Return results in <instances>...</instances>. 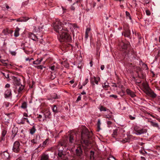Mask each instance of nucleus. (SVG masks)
Wrapping results in <instances>:
<instances>
[{
	"label": "nucleus",
	"instance_id": "f257e3e1",
	"mask_svg": "<svg viewBox=\"0 0 160 160\" xmlns=\"http://www.w3.org/2000/svg\"><path fill=\"white\" fill-rule=\"evenodd\" d=\"M92 135V132H89L87 129H84L82 132L81 142L82 144H84L86 146H88L89 142L88 140H86V137L88 138H90Z\"/></svg>",
	"mask_w": 160,
	"mask_h": 160
},
{
	"label": "nucleus",
	"instance_id": "f03ea898",
	"mask_svg": "<svg viewBox=\"0 0 160 160\" xmlns=\"http://www.w3.org/2000/svg\"><path fill=\"white\" fill-rule=\"evenodd\" d=\"M65 31H63V32L59 33L60 36L59 40L60 42H70L71 41V37L67 33L68 29H69L68 27L65 26Z\"/></svg>",
	"mask_w": 160,
	"mask_h": 160
},
{
	"label": "nucleus",
	"instance_id": "7ed1b4c3",
	"mask_svg": "<svg viewBox=\"0 0 160 160\" xmlns=\"http://www.w3.org/2000/svg\"><path fill=\"white\" fill-rule=\"evenodd\" d=\"M12 78L13 80L14 83L16 85V89L14 90V92H16L18 91V95L21 93V92L24 88V86L20 84V79L18 80L17 78L15 77H13Z\"/></svg>",
	"mask_w": 160,
	"mask_h": 160
},
{
	"label": "nucleus",
	"instance_id": "20e7f679",
	"mask_svg": "<svg viewBox=\"0 0 160 160\" xmlns=\"http://www.w3.org/2000/svg\"><path fill=\"white\" fill-rule=\"evenodd\" d=\"M63 25L64 24H62L59 20L57 19L53 24L54 29L56 32L59 33L63 32L62 31H65V29L66 28H65V27H64Z\"/></svg>",
	"mask_w": 160,
	"mask_h": 160
},
{
	"label": "nucleus",
	"instance_id": "39448f33",
	"mask_svg": "<svg viewBox=\"0 0 160 160\" xmlns=\"http://www.w3.org/2000/svg\"><path fill=\"white\" fill-rule=\"evenodd\" d=\"M142 85L144 89L145 92L147 95L152 98L156 97V95L150 88L148 84L147 83H142Z\"/></svg>",
	"mask_w": 160,
	"mask_h": 160
},
{
	"label": "nucleus",
	"instance_id": "423d86ee",
	"mask_svg": "<svg viewBox=\"0 0 160 160\" xmlns=\"http://www.w3.org/2000/svg\"><path fill=\"white\" fill-rule=\"evenodd\" d=\"M20 143L18 141L15 142L13 144V151L15 152H18L20 150L19 147Z\"/></svg>",
	"mask_w": 160,
	"mask_h": 160
},
{
	"label": "nucleus",
	"instance_id": "0eeeda50",
	"mask_svg": "<svg viewBox=\"0 0 160 160\" xmlns=\"http://www.w3.org/2000/svg\"><path fill=\"white\" fill-rule=\"evenodd\" d=\"M120 46L122 47V49L123 50H128V49L130 47V45L128 43H125L123 42H122L120 44Z\"/></svg>",
	"mask_w": 160,
	"mask_h": 160
},
{
	"label": "nucleus",
	"instance_id": "6e6552de",
	"mask_svg": "<svg viewBox=\"0 0 160 160\" xmlns=\"http://www.w3.org/2000/svg\"><path fill=\"white\" fill-rule=\"evenodd\" d=\"M134 130L136 132V134L137 135H140L147 132V130L146 129H137L136 127L134 128Z\"/></svg>",
	"mask_w": 160,
	"mask_h": 160
},
{
	"label": "nucleus",
	"instance_id": "1a4fd4ad",
	"mask_svg": "<svg viewBox=\"0 0 160 160\" xmlns=\"http://www.w3.org/2000/svg\"><path fill=\"white\" fill-rule=\"evenodd\" d=\"M28 37L33 40L36 41H38V37L34 34L31 32H29L28 33Z\"/></svg>",
	"mask_w": 160,
	"mask_h": 160
},
{
	"label": "nucleus",
	"instance_id": "9d476101",
	"mask_svg": "<svg viewBox=\"0 0 160 160\" xmlns=\"http://www.w3.org/2000/svg\"><path fill=\"white\" fill-rule=\"evenodd\" d=\"M124 28L125 29V31L124 32L122 33V35H123L125 37H127L130 38V32L129 30L128 29V28H125V26L124 27Z\"/></svg>",
	"mask_w": 160,
	"mask_h": 160
},
{
	"label": "nucleus",
	"instance_id": "9b49d317",
	"mask_svg": "<svg viewBox=\"0 0 160 160\" xmlns=\"http://www.w3.org/2000/svg\"><path fill=\"white\" fill-rule=\"evenodd\" d=\"M18 132V128L17 127L13 128L12 130V139H13L17 134Z\"/></svg>",
	"mask_w": 160,
	"mask_h": 160
},
{
	"label": "nucleus",
	"instance_id": "f8f14e48",
	"mask_svg": "<svg viewBox=\"0 0 160 160\" xmlns=\"http://www.w3.org/2000/svg\"><path fill=\"white\" fill-rule=\"evenodd\" d=\"M65 26L66 27H68L69 28H69L71 29V28L72 27H73L74 28H78V27L77 25L76 24H70V23H65Z\"/></svg>",
	"mask_w": 160,
	"mask_h": 160
},
{
	"label": "nucleus",
	"instance_id": "ddd939ff",
	"mask_svg": "<svg viewBox=\"0 0 160 160\" xmlns=\"http://www.w3.org/2000/svg\"><path fill=\"white\" fill-rule=\"evenodd\" d=\"M126 92L128 95H130L132 98H133L136 96L134 93L129 89H127L126 90Z\"/></svg>",
	"mask_w": 160,
	"mask_h": 160
},
{
	"label": "nucleus",
	"instance_id": "4468645a",
	"mask_svg": "<svg viewBox=\"0 0 160 160\" xmlns=\"http://www.w3.org/2000/svg\"><path fill=\"white\" fill-rule=\"evenodd\" d=\"M74 136L72 134H70L69 138V143L71 144L73 143L74 142Z\"/></svg>",
	"mask_w": 160,
	"mask_h": 160
},
{
	"label": "nucleus",
	"instance_id": "2eb2a0df",
	"mask_svg": "<svg viewBox=\"0 0 160 160\" xmlns=\"http://www.w3.org/2000/svg\"><path fill=\"white\" fill-rule=\"evenodd\" d=\"M52 111L53 112H54V114H56V113L58 112V111L57 109V108L56 107V105H53L52 106Z\"/></svg>",
	"mask_w": 160,
	"mask_h": 160
},
{
	"label": "nucleus",
	"instance_id": "dca6fc26",
	"mask_svg": "<svg viewBox=\"0 0 160 160\" xmlns=\"http://www.w3.org/2000/svg\"><path fill=\"white\" fill-rule=\"evenodd\" d=\"M19 30L20 29L18 27H17L15 29L14 34V35L15 37H17L19 35Z\"/></svg>",
	"mask_w": 160,
	"mask_h": 160
},
{
	"label": "nucleus",
	"instance_id": "f3484780",
	"mask_svg": "<svg viewBox=\"0 0 160 160\" xmlns=\"http://www.w3.org/2000/svg\"><path fill=\"white\" fill-rule=\"evenodd\" d=\"M11 95V92L10 90H7L5 93V95L7 97L10 96Z\"/></svg>",
	"mask_w": 160,
	"mask_h": 160
},
{
	"label": "nucleus",
	"instance_id": "a211bd4d",
	"mask_svg": "<svg viewBox=\"0 0 160 160\" xmlns=\"http://www.w3.org/2000/svg\"><path fill=\"white\" fill-rule=\"evenodd\" d=\"M44 115L45 118H50L51 115V112L50 111H48L45 112Z\"/></svg>",
	"mask_w": 160,
	"mask_h": 160
},
{
	"label": "nucleus",
	"instance_id": "6ab92c4d",
	"mask_svg": "<svg viewBox=\"0 0 160 160\" xmlns=\"http://www.w3.org/2000/svg\"><path fill=\"white\" fill-rule=\"evenodd\" d=\"M151 124L154 127H156L158 128V129H159L160 128L158 124L157 123L154 122L152 121L150 122Z\"/></svg>",
	"mask_w": 160,
	"mask_h": 160
},
{
	"label": "nucleus",
	"instance_id": "aec40b11",
	"mask_svg": "<svg viewBox=\"0 0 160 160\" xmlns=\"http://www.w3.org/2000/svg\"><path fill=\"white\" fill-rule=\"evenodd\" d=\"M42 58L40 59L39 60L38 59L37 60L33 62V63L34 64H39L40 62L42 61Z\"/></svg>",
	"mask_w": 160,
	"mask_h": 160
},
{
	"label": "nucleus",
	"instance_id": "412c9836",
	"mask_svg": "<svg viewBox=\"0 0 160 160\" xmlns=\"http://www.w3.org/2000/svg\"><path fill=\"white\" fill-rule=\"evenodd\" d=\"M6 133L7 132L5 130H3L2 131V137L1 138V139L2 140H4V137L6 135Z\"/></svg>",
	"mask_w": 160,
	"mask_h": 160
},
{
	"label": "nucleus",
	"instance_id": "4be33fe9",
	"mask_svg": "<svg viewBox=\"0 0 160 160\" xmlns=\"http://www.w3.org/2000/svg\"><path fill=\"white\" fill-rule=\"evenodd\" d=\"M36 129L35 128V127L33 126L32 128L30 129V133L31 134H33L36 132Z\"/></svg>",
	"mask_w": 160,
	"mask_h": 160
},
{
	"label": "nucleus",
	"instance_id": "5701e85b",
	"mask_svg": "<svg viewBox=\"0 0 160 160\" xmlns=\"http://www.w3.org/2000/svg\"><path fill=\"white\" fill-rule=\"evenodd\" d=\"M48 157L47 155H42L41 160H48Z\"/></svg>",
	"mask_w": 160,
	"mask_h": 160
},
{
	"label": "nucleus",
	"instance_id": "b1692460",
	"mask_svg": "<svg viewBox=\"0 0 160 160\" xmlns=\"http://www.w3.org/2000/svg\"><path fill=\"white\" fill-rule=\"evenodd\" d=\"M100 80V78L99 77H97L96 78L95 77H94V81L95 83L97 84H98V82Z\"/></svg>",
	"mask_w": 160,
	"mask_h": 160
},
{
	"label": "nucleus",
	"instance_id": "393cba45",
	"mask_svg": "<svg viewBox=\"0 0 160 160\" xmlns=\"http://www.w3.org/2000/svg\"><path fill=\"white\" fill-rule=\"evenodd\" d=\"M3 155L6 158L8 159L9 156V153L7 152H4Z\"/></svg>",
	"mask_w": 160,
	"mask_h": 160
},
{
	"label": "nucleus",
	"instance_id": "a878e982",
	"mask_svg": "<svg viewBox=\"0 0 160 160\" xmlns=\"http://www.w3.org/2000/svg\"><path fill=\"white\" fill-rule=\"evenodd\" d=\"M27 107V103L26 102H24L22 103L21 107L23 109L26 108Z\"/></svg>",
	"mask_w": 160,
	"mask_h": 160
},
{
	"label": "nucleus",
	"instance_id": "bb28decb",
	"mask_svg": "<svg viewBox=\"0 0 160 160\" xmlns=\"http://www.w3.org/2000/svg\"><path fill=\"white\" fill-rule=\"evenodd\" d=\"M106 160H116L115 158L112 156H109V157H108Z\"/></svg>",
	"mask_w": 160,
	"mask_h": 160
},
{
	"label": "nucleus",
	"instance_id": "cd10ccee",
	"mask_svg": "<svg viewBox=\"0 0 160 160\" xmlns=\"http://www.w3.org/2000/svg\"><path fill=\"white\" fill-rule=\"evenodd\" d=\"M55 74L54 73H53V72H51V78L52 79H53L55 78Z\"/></svg>",
	"mask_w": 160,
	"mask_h": 160
},
{
	"label": "nucleus",
	"instance_id": "c85d7f7f",
	"mask_svg": "<svg viewBox=\"0 0 160 160\" xmlns=\"http://www.w3.org/2000/svg\"><path fill=\"white\" fill-rule=\"evenodd\" d=\"M101 125L100 120V119H98V122H97V126L99 130L100 129V126Z\"/></svg>",
	"mask_w": 160,
	"mask_h": 160
},
{
	"label": "nucleus",
	"instance_id": "c756f323",
	"mask_svg": "<svg viewBox=\"0 0 160 160\" xmlns=\"http://www.w3.org/2000/svg\"><path fill=\"white\" fill-rule=\"evenodd\" d=\"M109 86L108 85V84H106V83H104V85L102 86V87L103 88L105 89L106 90H107V88H109Z\"/></svg>",
	"mask_w": 160,
	"mask_h": 160
},
{
	"label": "nucleus",
	"instance_id": "7c9ffc66",
	"mask_svg": "<svg viewBox=\"0 0 160 160\" xmlns=\"http://www.w3.org/2000/svg\"><path fill=\"white\" fill-rule=\"evenodd\" d=\"M100 110L101 111H106V108L102 106H101V107L100 108Z\"/></svg>",
	"mask_w": 160,
	"mask_h": 160
},
{
	"label": "nucleus",
	"instance_id": "2f4dec72",
	"mask_svg": "<svg viewBox=\"0 0 160 160\" xmlns=\"http://www.w3.org/2000/svg\"><path fill=\"white\" fill-rule=\"evenodd\" d=\"M29 19L28 17H23L22 19L21 20V21L22 22H26Z\"/></svg>",
	"mask_w": 160,
	"mask_h": 160
},
{
	"label": "nucleus",
	"instance_id": "473e14b6",
	"mask_svg": "<svg viewBox=\"0 0 160 160\" xmlns=\"http://www.w3.org/2000/svg\"><path fill=\"white\" fill-rule=\"evenodd\" d=\"M88 78L86 79L85 81L82 83L83 86H85L88 83Z\"/></svg>",
	"mask_w": 160,
	"mask_h": 160
},
{
	"label": "nucleus",
	"instance_id": "72a5a7b5",
	"mask_svg": "<svg viewBox=\"0 0 160 160\" xmlns=\"http://www.w3.org/2000/svg\"><path fill=\"white\" fill-rule=\"evenodd\" d=\"M50 68L52 70V71H56L57 70V68H55L54 66H52L50 67Z\"/></svg>",
	"mask_w": 160,
	"mask_h": 160
},
{
	"label": "nucleus",
	"instance_id": "f704fd0d",
	"mask_svg": "<svg viewBox=\"0 0 160 160\" xmlns=\"http://www.w3.org/2000/svg\"><path fill=\"white\" fill-rule=\"evenodd\" d=\"M8 29H4L2 31V33H3L4 34H7L8 33Z\"/></svg>",
	"mask_w": 160,
	"mask_h": 160
},
{
	"label": "nucleus",
	"instance_id": "c9c22d12",
	"mask_svg": "<svg viewBox=\"0 0 160 160\" xmlns=\"http://www.w3.org/2000/svg\"><path fill=\"white\" fill-rule=\"evenodd\" d=\"M31 142L34 144L37 143V141L36 139H34L31 140Z\"/></svg>",
	"mask_w": 160,
	"mask_h": 160
},
{
	"label": "nucleus",
	"instance_id": "e433bc0d",
	"mask_svg": "<svg viewBox=\"0 0 160 160\" xmlns=\"http://www.w3.org/2000/svg\"><path fill=\"white\" fill-rule=\"evenodd\" d=\"M126 15L127 16V17H128L129 19H131V17L130 16V13H129V12H128L127 11H126Z\"/></svg>",
	"mask_w": 160,
	"mask_h": 160
},
{
	"label": "nucleus",
	"instance_id": "4c0bfd02",
	"mask_svg": "<svg viewBox=\"0 0 160 160\" xmlns=\"http://www.w3.org/2000/svg\"><path fill=\"white\" fill-rule=\"evenodd\" d=\"M48 141V139H46L43 143V145L42 146L44 147L45 145Z\"/></svg>",
	"mask_w": 160,
	"mask_h": 160
},
{
	"label": "nucleus",
	"instance_id": "58836bf2",
	"mask_svg": "<svg viewBox=\"0 0 160 160\" xmlns=\"http://www.w3.org/2000/svg\"><path fill=\"white\" fill-rule=\"evenodd\" d=\"M3 74L4 75V76L6 78H9V74L8 73H3Z\"/></svg>",
	"mask_w": 160,
	"mask_h": 160
},
{
	"label": "nucleus",
	"instance_id": "ea45409f",
	"mask_svg": "<svg viewBox=\"0 0 160 160\" xmlns=\"http://www.w3.org/2000/svg\"><path fill=\"white\" fill-rule=\"evenodd\" d=\"M109 97H110L113 98L115 99L117 98V95H114V94L111 95L109 96Z\"/></svg>",
	"mask_w": 160,
	"mask_h": 160
},
{
	"label": "nucleus",
	"instance_id": "a19ab883",
	"mask_svg": "<svg viewBox=\"0 0 160 160\" xmlns=\"http://www.w3.org/2000/svg\"><path fill=\"white\" fill-rule=\"evenodd\" d=\"M146 14L148 16H149L151 14L150 11L148 10H147L146 11Z\"/></svg>",
	"mask_w": 160,
	"mask_h": 160
},
{
	"label": "nucleus",
	"instance_id": "79ce46f5",
	"mask_svg": "<svg viewBox=\"0 0 160 160\" xmlns=\"http://www.w3.org/2000/svg\"><path fill=\"white\" fill-rule=\"evenodd\" d=\"M118 130L117 129L114 130L113 131V135H116L117 134Z\"/></svg>",
	"mask_w": 160,
	"mask_h": 160
},
{
	"label": "nucleus",
	"instance_id": "37998d69",
	"mask_svg": "<svg viewBox=\"0 0 160 160\" xmlns=\"http://www.w3.org/2000/svg\"><path fill=\"white\" fill-rule=\"evenodd\" d=\"M52 98L54 99H56L58 98V96L56 94L55 95H54L53 96H52Z\"/></svg>",
	"mask_w": 160,
	"mask_h": 160
},
{
	"label": "nucleus",
	"instance_id": "c03bdc74",
	"mask_svg": "<svg viewBox=\"0 0 160 160\" xmlns=\"http://www.w3.org/2000/svg\"><path fill=\"white\" fill-rule=\"evenodd\" d=\"M89 32H85V38L87 39L88 38V34Z\"/></svg>",
	"mask_w": 160,
	"mask_h": 160
},
{
	"label": "nucleus",
	"instance_id": "a18cd8bd",
	"mask_svg": "<svg viewBox=\"0 0 160 160\" xmlns=\"http://www.w3.org/2000/svg\"><path fill=\"white\" fill-rule=\"evenodd\" d=\"M10 53L12 55H15L16 53L14 51H10Z\"/></svg>",
	"mask_w": 160,
	"mask_h": 160
},
{
	"label": "nucleus",
	"instance_id": "49530a36",
	"mask_svg": "<svg viewBox=\"0 0 160 160\" xmlns=\"http://www.w3.org/2000/svg\"><path fill=\"white\" fill-rule=\"evenodd\" d=\"M81 99V97L80 96V95L79 96H78L77 99V101H79V100H80Z\"/></svg>",
	"mask_w": 160,
	"mask_h": 160
},
{
	"label": "nucleus",
	"instance_id": "de8ad7c7",
	"mask_svg": "<svg viewBox=\"0 0 160 160\" xmlns=\"http://www.w3.org/2000/svg\"><path fill=\"white\" fill-rule=\"evenodd\" d=\"M11 20H16L17 22H21V20L19 18L18 19H11Z\"/></svg>",
	"mask_w": 160,
	"mask_h": 160
},
{
	"label": "nucleus",
	"instance_id": "09e8293b",
	"mask_svg": "<svg viewBox=\"0 0 160 160\" xmlns=\"http://www.w3.org/2000/svg\"><path fill=\"white\" fill-rule=\"evenodd\" d=\"M32 60H33V59L32 58H31V59H29V58H27L26 59V61H30Z\"/></svg>",
	"mask_w": 160,
	"mask_h": 160
},
{
	"label": "nucleus",
	"instance_id": "8fccbe9b",
	"mask_svg": "<svg viewBox=\"0 0 160 160\" xmlns=\"http://www.w3.org/2000/svg\"><path fill=\"white\" fill-rule=\"evenodd\" d=\"M129 118H130V119L131 120H134L135 118V117H132V116H129Z\"/></svg>",
	"mask_w": 160,
	"mask_h": 160
},
{
	"label": "nucleus",
	"instance_id": "3c124183",
	"mask_svg": "<svg viewBox=\"0 0 160 160\" xmlns=\"http://www.w3.org/2000/svg\"><path fill=\"white\" fill-rule=\"evenodd\" d=\"M91 30V29L90 28H87V29H86V32H90V31Z\"/></svg>",
	"mask_w": 160,
	"mask_h": 160
},
{
	"label": "nucleus",
	"instance_id": "603ef678",
	"mask_svg": "<svg viewBox=\"0 0 160 160\" xmlns=\"http://www.w3.org/2000/svg\"><path fill=\"white\" fill-rule=\"evenodd\" d=\"M104 68V66L102 65L101 66V69L102 70H103Z\"/></svg>",
	"mask_w": 160,
	"mask_h": 160
},
{
	"label": "nucleus",
	"instance_id": "864d4df0",
	"mask_svg": "<svg viewBox=\"0 0 160 160\" xmlns=\"http://www.w3.org/2000/svg\"><path fill=\"white\" fill-rule=\"evenodd\" d=\"M107 124L108 125H111L112 123V122L110 121H108L107 122Z\"/></svg>",
	"mask_w": 160,
	"mask_h": 160
},
{
	"label": "nucleus",
	"instance_id": "5fc2aeb1",
	"mask_svg": "<svg viewBox=\"0 0 160 160\" xmlns=\"http://www.w3.org/2000/svg\"><path fill=\"white\" fill-rule=\"evenodd\" d=\"M9 87L10 85L8 84H7L5 86V87L6 88H9Z\"/></svg>",
	"mask_w": 160,
	"mask_h": 160
},
{
	"label": "nucleus",
	"instance_id": "6e6d98bb",
	"mask_svg": "<svg viewBox=\"0 0 160 160\" xmlns=\"http://www.w3.org/2000/svg\"><path fill=\"white\" fill-rule=\"evenodd\" d=\"M38 68L41 69H42V66H41V65L38 66Z\"/></svg>",
	"mask_w": 160,
	"mask_h": 160
},
{
	"label": "nucleus",
	"instance_id": "4d7b16f0",
	"mask_svg": "<svg viewBox=\"0 0 160 160\" xmlns=\"http://www.w3.org/2000/svg\"><path fill=\"white\" fill-rule=\"evenodd\" d=\"M90 66L91 67L92 66V61H91L90 62Z\"/></svg>",
	"mask_w": 160,
	"mask_h": 160
},
{
	"label": "nucleus",
	"instance_id": "13d9d810",
	"mask_svg": "<svg viewBox=\"0 0 160 160\" xmlns=\"http://www.w3.org/2000/svg\"><path fill=\"white\" fill-rule=\"evenodd\" d=\"M23 116L25 117H28V114L26 113H24L23 114Z\"/></svg>",
	"mask_w": 160,
	"mask_h": 160
},
{
	"label": "nucleus",
	"instance_id": "bf43d9fd",
	"mask_svg": "<svg viewBox=\"0 0 160 160\" xmlns=\"http://www.w3.org/2000/svg\"><path fill=\"white\" fill-rule=\"evenodd\" d=\"M42 117V116L41 115H39L38 117V118H41Z\"/></svg>",
	"mask_w": 160,
	"mask_h": 160
},
{
	"label": "nucleus",
	"instance_id": "052dcab7",
	"mask_svg": "<svg viewBox=\"0 0 160 160\" xmlns=\"http://www.w3.org/2000/svg\"><path fill=\"white\" fill-rule=\"evenodd\" d=\"M141 158L142 160H146L145 158L144 157H141Z\"/></svg>",
	"mask_w": 160,
	"mask_h": 160
},
{
	"label": "nucleus",
	"instance_id": "680f3d73",
	"mask_svg": "<svg viewBox=\"0 0 160 160\" xmlns=\"http://www.w3.org/2000/svg\"><path fill=\"white\" fill-rule=\"evenodd\" d=\"M58 156L59 157H62V154H61V153H58Z\"/></svg>",
	"mask_w": 160,
	"mask_h": 160
},
{
	"label": "nucleus",
	"instance_id": "e2e57ef3",
	"mask_svg": "<svg viewBox=\"0 0 160 160\" xmlns=\"http://www.w3.org/2000/svg\"><path fill=\"white\" fill-rule=\"evenodd\" d=\"M69 82L71 83L72 84V83H74V81L73 80H72L70 81Z\"/></svg>",
	"mask_w": 160,
	"mask_h": 160
},
{
	"label": "nucleus",
	"instance_id": "0e129e2a",
	"mask_svg": "<svg viewBox=\"0 0 160 160\" xmlns=\"http://www.w3.org/2000/svg\"><path fill=\"white\" fill-rule=\"evenodd\" d=\"M81 94H83V95H84V94H86V93L84 91H83L82 93H81Z\"/></svg>",
	"mask_w": 160,
	"mask_h": 160
},
{
	"label": "nucleus",
	"instance_id": "69168bd1",
	"mask_svg": "<svg viewBox=\"0 0 160 160\" xmlns=\"http://www.w3.org/2000/svg\"><path fill=\"white\" fill-rule=\"evenodd\" d=\"M61 145L62 146H64L65 147L66 146V144H63V143H61Z\"/></svg>",
	"mask_w": 160,
	"mask_h": 160
},
{
	"label": "nucleus",
	"instance_id": "338daca9",
	"mask_svg": "<svg viewBox=\"0 0 160 160\" xmlns=\"http://www.w3.org/2000/svg\"><path fill=\"white\" fill-rule=\"evenodd\" d=\"M6 8H7V9H8L9 8V6L7 5H6Z\"/></svg>",
	"mask_w": 160,
	"mask_h": 160
},
{
	"label": "nucleus",
	"instance_id": "774afa93",
	"mask_svg": "<svg viewBox=\"0 0 160 160\" xmlns=\"http://www.w3.org/2000/svg\"><path fill=\"white\" fill-rule=\"evenodd\" d=\"M75 8L74 7H72V8L71 9L73 10H74L75 9Z\"/></svg>",
	"mask_w": 160,
	"mask_h": 160
}]
</instances>
